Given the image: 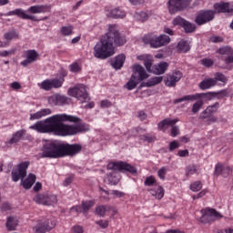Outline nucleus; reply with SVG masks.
Masks as SVG:
<instances>
[{"instance_id": "obj_20", "label": "nucleus", "mask_w": 233, "mask_h": 233, "mask_svg": "<svg viewBox=\"0 0 233 233\" xmlns=\"http://www.w3.org/2000/svg\"><path fill=\"white\" fill-rule=\"evenodd\" d=\"M96 205V201L94 200H83L80 206H75L71 208V212H76V214H88V210L92 208Z\"/></svg>"}, {"instance_id": "obj_1", "label": "nucleus", "mask_w": 233, "mask_h": 233, "mask_svg": "<svg viewBox=\"0 0 233 233\" xmlns=\"http://www.w3.org/2000/svg\"><path fill=\"white\" fill-rule=\"evenodd\" d=\"M65 121L79 123L81 119L66 114H57L45 119L44 122H36L29 128L30 130H35L38 134H54V136H61L62 137L76 136L79 132H88L90 130L89 126L85 123L73 126L64 124Z\"/></svg>"}, {"instance_id": "obj_39", "label": "nucleus", "mask_w": 233, "mask_h": 233, "mask_svg": "<svg viewBox=\"0 0 233 233\" xmlns=\"http://www.w3.org/2000/svg\"><path fill=\"white\" fill-rule=\"evenodd\" d=\"M213 80L215 81V86L218 85V81H220L223 85H227V83H228V78L221 72L215 73Z\"/></svg>"}, {"instance_id": "obj_29", "label": "nucleus", "mask_w": 233, "mask_h": 233, "mask_svg": "<svg viewBox=\"0 0 233 233\" xmlns=\"http://www.w3.org/2000/svg\"><path fill=\"white\" fill-rule=\"evenodd\" d=\"M125 55H118L111 61V66L115 70H121L123 68V65H125Z\"/></svg>"}, {"instance_id": "obj_42", "label": "nucleus", "mask_w": 233, "mask_h": 233, "mask_svg": "<svg viewBox=\"0 0 233 233\" xmlns=\"http://www.w3.org/2000/svg\"><path fill=\"white\" fill-rule=\"evenodd\" d=\"M163 82V76H154L151 77L147 83L146 86H156V85H159V83Z\"/></svg>"}, {"instance_id": "obj_48", "label": "nucleus", "mask_w": 233, "mask_h": 233, "mask_svg": "<svg viewBox=\"0 0 233 233\" xmlns=\"http://www.w3.org/2000/svg\"><path fill=\"white\" fill-rule=\"evenodd\" d=\"M203 106V100L197 101L193 106H192V112L193 114H198L199 110H201V107Z\"/></svg>"}, {"instance_id": "obj_57", "label": "nucleus", "mask_w": 233, "mask_h": 233, "mask_svg": "<svg viewBox=\"0 0 233 233\" xmlns=\"http://www.w3.org/2000/svg\"><path fill=\"white\" fill-rule=\"evenodd\" d=\"M222 172H223V164H217L215 167L216 176H221Z\"/></svg>"}, {"instance_id": "obj_60", "label": "nucleus", "mask_w": 233, "mask_h": 233, "mask_svg": "<svg viewBox=\"0 0 233 233\" xmlns=\"http://www.w3.org/2000/svg\"><path fill=\"white\" fill-rule=\"evenodd\" d=\"M177 156H179V157H187V156H189V152L187 149L178 150Z\"/></svg>"}, {"instance_id": "obj_21", "label": "nucleus", "mask_w": 233, "mask_h": 233, "mask_svg": "<svg viewBox=\"0 0 233 233\" xmlns=\"http://www.w3.org/2000/svg\"><path fill=\"white\" fill-rule=\"evenodd\" d=\"M25 56L26 59L20 63L22 66H28V65L35 63V61H37V57H39V54H37V51L34 49L25 51Z\"/></svg>"}, {"instance_id": "obj_15", "label": "nucleus", "mask_w": 233, "mask_h": 233, "mask_svg": "<svg viewBox=\"0 0 233 233\" xmlns=\"http://www.w3.org/2000/svg\"><path fill=\"white\" fill-rule=\"evenodd\" d=\"M12 15H16V17H20V19H27L29 21H39V19H37L36 16L25 14L23 8H16L7 13H0V17H10Z\"/></svg>"}, {"instance_id": "obj_28", "label": "nucleus", "mask_w": 233, "mask_h": 233, "mask_svg": "<svg viewBox=\"0 0 233 233\" xmlns=\"http://www.w3.org/2000/svg\"><path fill=\"white\" fill-rule=\"evenodd\" d=\"M214 86H216V80L212 77L206 78L198 84L200 90H210Z\"/></svg>"}, {"instance_id": "obj_3", "label": "nucleus", "mask_w": 233, "mask_h": 233, "mask_svg": "<svg viewBox=\"0 0 233 233\" xmlns=\"http://www.w3.org/2000/svg\"><path fill=\"white\" fill-rule=\"evenodd\" d=\"M83 150L79 144H56L46 142L42 147V153L38 154L39 159H59V157H74Z\"/></svg>"}, {"instance_id": "obj_62", "label": "nucleus", "mask_w": 233, "mask_h": 233, "mask_svg": "<svg viewBox=\"0 0 233 233\" xmlns=\"http://www.w3.org/2000/svg\"><path fill=\"white\" fill-rule=\"evenodd\" d=\"M111 194L115 196V198H123L125 196V193L119 190H112Z\"/></svg>"}, {"instance_id": "obj_25", "label": "nucleus", "mask_w": 233, "mask_h": 233, "mask_svg": "<svg viewBox=\"0 0 233 233\" xmlns=\"http://www.w3.org/2000/svg\"><path fill=\"white\" fill-rule=\"evenodd\" d=\"M138 61H143L144 66L147 72H152V68L154 67V58L150 55H141L137 56Z\"/></svg>"}, {"instance_id": "obj_54", "label": "nucleus", "mask_w": 233, "mask_h": 233, "mask_svg": "<svg viewBox=\"0 0 233 233\" xmlns=\"http://www.w3.org/2000/svg\"><path fill=\"white\" fill-rule=\"evenodd\" d=\"M177 148H179V142L173 140L169 143V152H174Z\"/></svg>"}, {"instance_id": "obj_18", "label": "nucleus", "mask_w": 233, "mask_h": 233, "mask_svg": "<svg viewBox=\"0 0 233 233\" xmlns=\"http://www.w3.org/2000/svg\"><path fill=\"white\" fill-rule=\"evenodd\" d=\"M63 83H65V79L62 78L61 80L55 78V79H46L41 83L40 87L42 90L50 91L52 88H61L63 86Z\"/></svg>"}, {"instance_id": "obj_52", "label": "nucleus", "mask_w": 233, "mask_h": 233, "mask_svg": "<svg viewBox=\"0 0 233 233\" xmlns=\"http://www.w3.org/2000/svg\"><path fill=\"white\" fill-rule=\"evenodd\" d=\"M170 136L171 137H177L179 136V127L176 125L171 126Z\"/></svg>"}, {"instance_id": "obj_31", "label": "nucleus", "mask_w": 233, "mask_h": 233, "mask_svg": "<svg viewBox=\"0 0 233 233\" xmlns=\"http://www.w3.org/2000/svg\"><path fill=\"white\" fill-rule=\"evenodd\" d=\"M109 17L113 19H123L127 17V12L119 7H116L110 11Z\"/></svg>"}, {"instance_id": "obj_6", "label": "nucleus", "mask_w": 233, "mask_h": 233, "mask_svg": "<svg viewBox=\"0 0 233 233\" xmlns=\"http://www.w3.org/2000/svg\"><path fill=\"white\" fill-rule=\"evenodd\" d=\"M201 217L199 221L202 225H210V223H214L217 219H221L223 215L218 212V210L212 208H205L200 210Z\"/></svg>"}, {"instance_id": "obj_41", "label": "nucleus", "mask_w": 233, "mask_h": 233, "mask_svg": "<svg viewBox=\"0 0 233 233\" xmlns=\"http://www.w3.org/2000/svg\"><path fill=\"white\" fill-rule=\"evenodd\" d=\"M194 174H199L198 172V165L192 164L186 167V176L189 177V176H194Z\"/></svg>"}, {"instance_id": "obj_49", "label": "nucleus", "mask_w": 233, "mask_h": 233, "mask_svg": "<svg viewBox=\"0 0 233 233\" xmlns=\"http://www.w3.org/2000/svg\"><path fill=\"white\" fill-rule=\"evenodd\" d=\"M4 37L6 41H12V39H15L17 37V33L15 30L9 31L4 35Z\"/></svg>"}, {"instance_id": "obj_64", "label": "nucleus", "mask_w": 233, "mask_h": 233, "mask_svg": "<svg viewBox=\"0 0 233 233\" xmlns=\"http://www.w3.org/2000/svg\"><path fill=\"white\" fill-rule=\"evenodd\" d=\"M108 181H109V183H112V185H116L117 183H119V178L113 177L112 174H110L108 176Z\"/></svg>"}, {"instance_id": "obj_12", "label": "nucleus", "mask_w": 233, "mask_h": 233, "mask_svg": "<svg viewBox=\"0 0 233 233\" xmlns=\"http://www.w3.org/2000/svg\"><path fill=\"white\" fill-rule=\"evenodd\" d=\"M67 92L68 96H71V97H76L78 101H80V103H86L90 100L86 88H85L83 86L69 88Z\"/></svg>"}, {"instance_id": "obj_26", "label": "nucleus", "mask_w": 233, "mask_h": 233, "mask_svg": "<svg viewBox=\"0 0 233 233\" xmlns=\"http://www.w3.org/2000/svg\"><path fill=\"white\" fill-rule=\"evenodd\" d=\"M214 8L216 12L218 14H232L233 15V8L230 9V4L228 3H219V4H215Z\"/></svg>"}, {"instance_id": "obj_9", "label": "nucleus", "mask_w": 233, "mask_h": 233, "mask_svg": "<svg viewBox=\"0 0 233 233\" xmlns=\"http://www.w3.org/2000/svg\"><path fill=\"white\" fill-rule=\"evenodd\" d=\"M108 170H118V172H129V174H137L136 167L123 161L109 162L107 164Z\"/></svg>"}, {"instance_id": "obj_17", "label": "nucleus", "mask_w": 233, "mask_h": 233, "mask_svg": "<svg viewBox=\"0 0 233 233\" xmlns=\"http://www.w3.org/2000/svg\"><path fill=\"white\" fill-rule=\"evenodd\" d=\"M183 77V73L179 70H175L171 74H167L166 79L164 80L166 86L172 88L176 86L181 78Z\"/></svg>"}, {"instance_id": "obj_40", "label": "nucleus", "mask_w": 233, "mask_h": 233, "mask_svg": "<svg viewBox=\"0 0 233 233\" xmlns=\"http://www.w3.org/2000/svg\"><path fill=\"white\" fill-rule=\"evenodd\" d=\"M134 18L137 21H140V23H145V21H148V14L143 11L137 12L134 15Z\"/></svg>"}, {"instance_id": "obj_43", "label": "nucleus", "mask_w": 233, "mask_h": 233, "mask_svg": "<svg viewBox=\"0 0 233 233\" xmlns=\"http://www.w3.org/2000/svg\"><path fill=\"white\" fill-rule=\"evenodd\" d=\"M60 32L62 35L68 36L74 34V26L72 25H65L60 28Z\"/></svg>"}, {"instance_id": "obj_8", "label": "nucleus", "mask_w": 233, "mask_h": 233, "mask_svg": "<svg viewBox=\"0 0 233 233\" xmlns=\"http://www.w3.org/2000/svg\"><path fill=\"white\" fill-rule=\"evenodd\" d=\"M216 97V92H207V93H197L195 95H187L180 98L174 100L175 105L177 103H183V101H196V99H208V101H212Z\"/></svg>"}, {"instance_id": "obj_19", "label": "nucleus", "mask_w": 233, "mask_h": 233, "mask_svg": "<svg viewBox=\"0 0 233 233\" xmlns=\"http://www.w3.org/2000/svg\"><path fill=\"white\" fill-rule=\"evenodd\" d=\"M54 227H56V220L46 219L34 227V230L35 233H46L50 232V230L54 228Z\"/></svg>"}, {"instance_id": "obj_63", "label": "nucleus", "mask_w": 233, "mask_h": 233, "mask_svg": "<svg viewBox=\"0 0 233 233\" xmlns=\"http://www.w3.org/2000/svg\"><path fill=\"white\" fill-rule=\"evenodd\" d=\"M73 233H83L84 232V229H83V227L82 226H74L73 228Z\"/></svg>"}, {"instance_id": "obj_10", "label": "nucleus", "mask_w": 233, "mask_h": 233, "mask_svg": "<svg viewBox=\"0 0 233 233\" xmlns=\"http://www.w3.org/2000/svg\"><path fill=\"white\" fill-rule=\"evenodd\" d=\"M218 54L221 56V60L224 61L227 70H232L233 68V49L230 46H222L218 49Z\"/></svg>"}, {"instance_id": "obj_34", "label": "nucleus", "mask_w": 233, "mask_h": 233, "mask_svg": "<svg viewBox=\"0 0 233 233\" xmlns=\"http://www.w3.org/2000/svg\"><path fill=\"white\" fill-rule=\"evenodd\" d=\"M110 210H112V208L110 206L101 205L96 208V214H97V216H100V218H105L106 212H110Z\"/></svg>"}, {"instance_id": "obj_53", "label": "nucleus", "mask_w": 233, "mask_h": 233, "mask_svg": "<svg viewBox=\"0 0 233 233\" xmlns=\"http://www.w3.org/2000/svg\"><path fill=\"white\" fill-rule=\"evenodd\" d=\"M167 167H162L158 171H157V176L160 179L165 180V176H167Z\"/></svg>"}, {"instance_id": "obj_16", "label": "nucleus", "mask_w": 233, "mask_h": 233, "mask_svg": "<svg viewBox=\"0 0 233 233\" xmlns=\"http://www.w3.org/2000/svg\"><path fill=\"white\" fill-rule=\"evenodd\" d=\"M173 25L175 26H181L186 34H192V32H196V25L185 20L181 16H177L173 20Z\"/></svg>"}, {"instance_id": "obj_33", "label": "nucleus", "mask_w": 233, "mask_h": 233, "mask_svg": "<svg viewBox=\"0 0 233 233\" xmlns=\"http://www.w3.org/2000/svg\"><path fill=\"white\" fill-rule=\"evenodd\" d=\"M36 177L35 175L30 173L28 177L22 182V185L25 190H30L34 183H35Z\"/></svg>"}, {"instance_id": "obj_35", "label": "nucleus", "mask_w": 233, "mask_h": 233, "mask_svg": "<svg viewBox=\"0 0 233 233\" xmlns=\"http://www.w3.org/2000/svg\"><path fill=\"white\" fill-rule=\"evenodd\" d=\"M17 225H18V221L14 217L7 218L5 227L9 232H11L12 230H15V228H17Z\"/></svg>"}, {"instance_id": "obj_30", "label": "nucleus", "mask_w": 233, "mask_h": 233, "mask_svg": "<svg viewBox=\"0 0 233 233\" xmlns=\"http://www.w3.org/2000/svg\"><path fill=\"white\" fill-rule=\"evenodd\" d=\"M147 192H150L151 196L156 198V199H163L165 198V189L161 186H157L154 188L147 189Z\"/></svg>"}, {"instance_id": "obj_47", "label": "nucleus", "mask_w": 233, "mask_h": 233, "mask_svg": "<svg viewBox=\"0 0 233 233\" xmlns=\"http://www.w3.org/2000/svg\"><path fill=\"white\" fill-rule=\"evenodd\" d=\"M200 65L206 66V68H210V66H214V60L210 58H203L200 60Z\"/></svg>"}, {"instance_id": "obj_51", "label": "nucleus", "mask_w": 233, "mask_h": 233, "mask_svg": "<svg viewBox=\"0 0 233 233\" xmlns=\"http://www.w3.org/2000/svg\"><path fill=\"white\" fill-rule=\"evenodd\" d=\"M144 185L146 187H152L153 185H156V177H154V176L147 177L144 182Z\"/></svg>"}, {"instance_id": "obj_27", "label": "nucleus", "mask_w": 233, "mask_h": 233, "mask_svg": "<svg viewBox=\"0 0 233 233\" xmlns=\"http://www.w3.org/2000/svg\"><path fill=\"white\" fill-rule=\"evenodd\" d=\"M50 5H32L27 9L29 14H46L50 12Z\"/></svg>"}, {"instance_id": "obj_32", "label": "nucleus", "mask_w": 233, "mask_h": 233, "mask_svg": "<svg viewBox=\"0 0 233 233\" xmlns=\"http://www.w3.org/2000/svg\"><path fill=\"white\" fill-rule=\"evenodd\" d=\"M52 114V110L50 108H44L40 111L34 113L30 116V120L34 121L35 119H41V117H45L46 116H50Z\"/></svg>"}, {"instance_id": "obj_7", "label": "nucleus", "mask_w": 233, "mask_h": 233, "mask_svg": "<svg viewBox=\"0 0 233 233\" xmlns=\"http://www.w3.org/2000/svg\"><path fill=\"white\" fill-rule=\"evenodd\" d=\"M37 205H44L45 207H54L57 203V196L49 193H38L33 198Z\"/></svg>"}, {"instance_id": "obj_14", "label": "nucleus", "mask_w": 233, "mask_h": 233, "mask_svg": "<svg viewBox=\"0 0 233 233\" xmlns=\"http://www.w3.org/2000/svg\"><path fill=\"white\" fill-rule=\"evenodd\" d=\"M190 0H169L167 2L169 14H177L190 6Z\"/></svg>"}, {"instance_id": "obj_37", "label": "nucleus", "mask_w": 233, "mask_h": 233, "mask_svg": "<svg viewBox=\"0 0 233 233\" xmlns=\"http://www.w3.org/2000/svg\"><path fill=\"white\" fill-rule=\"evenodd\" d=\"M177 48L178 52L187 54V52L190 50V46L188 45V42H187V40H181L180 42H178Z\"/></svg>"}, {"instance_id": "obj_59", "label": "nucleus", "mask_w": 233, "mask_h": 233, "mask_svg": "<svg viewBox=\"0 0 233 233\" xmlns=\"http://www.w3.org/2000/svg\"><path fill=\"white\" fill-rule=\"evenodd\" d=\"M112 106V102L109 100H102L101 101V107L102 108H110Z\"/></svg>"}, {"instance_id": "obj_4", "label": "nucleus", "mask_w": 233, "mask_h": 233, "mask_svg": "<svg viewBox=\"0 0 233 233\" xmlns=\"http://www.w3.org/2000/svg\"><path fill=\"white\" fill-rule=\"evenodd\" d=\"M132 68L133 74L131 78L126 84L127 90H134V88L139 85V81H145V79H148V74L147 71H145V68L142 67L141 65H134Z\"/></svg>"}, {"instance_id": "obj_56", "label": "nucleus", "mask_w": 233, "mask_h": 233, "mask_svg": "<svg viewBox=\"0 0 233 233\" xmlns=\"http://www.w3.org/2000/svg\"><path fill=\"white\" fill-rule=\"evenodd\" d=\"M211 43H223V37L218 35H212L209 37Z\"/></svg>"}, {"instance_id": "obj_11", "label": "nucleus", "mask_w": 233, "mask_h": 233, "mask_svg": "<svg viewBox=\"0 0 233 233\" xmlns=\"http://www.w3.org/2000/svg\"><path fill=\"white\" fill-rule=\"evenodd\" d=\"M216 17V11L214 10H200L195 18V23L198 26H202V25H207V23H210V21H214Z\"/></svg>"}, {"instance_id": "obj_2", "label": "nucleus", "mask_w": 233, "mask_h": 233, "mask_svg": "<svg viewBox=\"0 0 233 233\" xmlns=\"http://www.w3.org/2000/svg\"><path fill=\"white\" fill-rule=\"evenodd\" d=\"M125 43H127L125 35H120L116 27L110 26L108 33L103 35L94 46V56L96 59H108L116 54L114 45L123 46Z\"/></svg>"}, {"instance_id": "obj_58", "label": "nucleus", "mask_w": 233, "mask_h": 233, "mask_svg": "<svg viewBox=\"0 0 233 233\" xmlns=\"http://www.w3.org/2000/svg\"><path fill=\"white\" fill-rule=\"evenodd\" d=\"M96 224L101 227V228H108V221L107 220H98L96 221Z\"/></svg>"}, {"instance_id": "obj_38", "label": "nucleus", "mask_w": 233, "mask_h": 233, "mask_svg": "<svg viewBox=\"0 0 233 233\" xmlns=\"http://www.w3.org/2000/svg\"><path fill=\"white\" fill-rule=\"evenodd\" d=\"M26 133V130L22 129V130H18L16 131L12 138L9 140L10 145H14V143H17L21 140V137H23V135Z\"/></svg>"}, {"instance_id": "obj_13", "label": "nucleus", "mask_w": 233, "mask_h": 233, "mask_svg": "<svg viewBox=\"0 0 233 233\" xmlns=\"http://www.w3.org/2000/svg\"><path fill=\"white\" fill-rule=\"evenodd\" d=\"M219 102L208 106L199 116L200 119H208L209 123H216L218 117L214 116V114L219 110Z\"/></svg>"}, {"instance_id": "obj_46", "label": "nucleus", "mask_w": 233, "mask_h": 233, "mask_svg": "<svg viewBox=\"0 0 233 233\" xmlns=\"http://www.w3.org/2000/svg\"><path fill=\"white\" fill-rule=\"evenodd\" d=\"M228 89H222L218 92H215V97L217 99H223V97H228Z\"/></svg>"}, {"instance_id": "obj_23", "label": "nucleus", "mask_w": 233, "mask_h": 233, "mask_svg": "<svg viewBox=\"0 0 233 233\" xmlns=\"http://www.w3.org/2000/svg\"><path fill=\"white\" fill-rule=\"evenodd\" d=\"M170 65L167 62H160L153 66L151 72L156 76H163L167 70H168Z\"/></svg>"}, {"instance_id": "obj_61", "label": "nucleus", "mask_w": 233, "mask_h": 233, "mask_svg": "<svg viewBox=\"0 0 233 233\" xmlns=\"http://www.w3.org/2000/svg\"><path fill=\"white\" fill-rule=\"evenodd\" d=\"M1 208L3 212H8V210H12V206L8 202H5L2 205Z\"/></svg>"}, {"instance_id": "obj_36", "label": "nucleus", "mask_w": 233, "mask_h": 233, "mask_svg": "<svg viewBox=\"0 0 233 233\" xmlns=\"http://www.w3.org/2000/svg\"><path fill=\"white\" fill-rule=\"evenodd\" d=\"M28 167H30L29 161H24L17 165V170L21 176L26 177V170H28Z\"/></svg>"}, {"instance_id": "obj_44", "label": "nucleus", "mask_w": 233, "mask_h": 233, "mask_svg": "<svg viewBox=\"0 0 233 233\" xmlns=\"http://www.w3.org/2000/svg\"><path fill=\"white\" fill-rule=\"evenodd\" d=\"M69 70L73 74H78V72H81V70H83V67L79 63L74 62L69 66Z\"/></svg>"}, {"instance_id": "obj_24", "label": "nucleus", "mask_w": 233, "mask_h": 233, "mask_svg": "<svg viewBox=\"0 0 233 233\" xmlns=\"http://www.w3.org/2000/svg\"><path fill=\"white\" fill-rule=\"evenodd\" d=\"M178 121L179 119L177 118H175V119L165 118L164 120L160 121L157 124V128L162 132H167V130L168 129V127H174V125H176V123H178Z\"/></svg>"}, {"instance_id": "obj_5", "label": "nucleus", "mask_w": 233, "mask_h": 233, "mask_svg": "<svg viewBox=\"0 0 233 233\" xmlns=\"http://www.w3.org/2000/svg\"><path fill=\"white\" fill-rule=\"evenodd\" d=\"M146 45H150L152 48H160V46H165L170 43V36L167 35H161L159 36L156 35H146L143 38Z\"/></svg>"}, {"instance_id": "obj_55", "label": "nucleus", "mask_w": 233, "mask_h": 233, "mask_svg": "<svg viewBox=\"0 0 233 233\" xmlns=\"http://www.w3.org/2000/svg\"><path fill=\"white\" fill-rule=\"evenodd\" d=\"M140 139H141L142 141H147V143H152V142H154V137H150L148 134L140 136Z\"/></svg>"}, {"instance_id": "obj_50", "label": "nucleus", "mask_w": 233, "mask_h": 233, "mask_svg": "<svg viewBox=\"0 0 233 233\" xmlns=\"http://www.w3.org/2000/svg\"><path fill=\"white\" fill-rule=\"evenodd\" d=\"M12 180L15 181V183H17L19 179H24V175H21L19 171H12L11 173Z\"/></svg>"}, {"instance_id": "obj_22", "label": "nucleus", "mask_w": 233, "mask_h": 233, "mask_svg": "<svg viewBox=\"0 0 233 233\" xmlns=\"http://www.w3.org/2000/svg\"><path fill=\"white\" fill-rule=\"evenodd\" d=\"M66 101H68V98L65 96H61V95H54L49 96L48 98V103L49 105H51L52 106H61V105H65V103H66Z\"/></svg>"}, {"instance_id": "obj_45", "label": "nucleus", "mask_w": 233, "mask_h": 233, "mask_svg": "<svg viewBox=\"0 0 233 233\" xmlns=\"http://www.w3.org/2000/svg\"><path fill=\"white\" fill-rule=\"evenodd\" d=\"M189 188L192 192H199L203 188V183L201 181H196L190 185Z\"/></svg>"}]
</instances>
